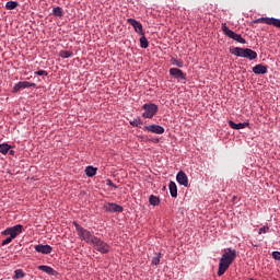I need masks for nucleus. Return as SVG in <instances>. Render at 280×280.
I'll return each mask as SVG.
<instances>
[{"label": "nucleus", "mask_w": 280, "mask_h": 280, "mask_svg": "<svg viewBox=\"0 0 280 280\" xmlns=\"http://www.w3.org/2000/svg\"><path fill=\"white\" fill-rule=\"evenodd\" d=\"M235 257H237V252L232 248H226L219 260V269L218 277H222L233 261H235Z\"/></svg>", "instance_id": "1"}, {"label": "nucleus", "mask_w": 280, "mask_h": 280, "mask_svg": "<svg viewBox=\"0 0 280 280\" xmlns=\"http://www.w3.org/2000/svg\"><path fill=\"white\" fill-rule=\"evenodd\" d=\"M230 54L237 56L238 58H247V60H256L257 58V51L250 48L235 47L230 49Z\"/></svg>", "instance_id": "2"}, {"label": "nucleus", "mask_w": 280, "mask_h": 280, "mask_svg": "<svg viewBox=\"0 0 280 280\" xmlns=\"http://www.w3.org/2000/svg\"><path fill=\"white\" fill-rule=\"evenodd\" d=\"M75 226V231L79 235V240L86 242V244H93V240H95V235L91 233V231L84 229L82 225L78 224V222H73Z\"/></svg>", "instance_id": "3"}, {"label": "nucleus", "mask_w": 280, "mask_h": 280, "mask_svg": "<svg viewBox=\"0 0 280 280\" xmlns=\"http://www.w3.org/2000/svg\"><path fill=\"white\" fill-rule=\"evenodd\" d=\"M221 30L223 34L228 36V38H232V40H235L236 43H241V45H246V39H244V37H242L241 34H237L233 32L231 28H229V26H226V23L221 24Z\"/></svg>", "instance_id": "4"}, {"label": "nucleus", "mask_w": 280, "mask_h": 280, "mask_svg": "<svg viewBox=\"0 0 280 280\" xmlns=\"http://www.w3.org/2000/svg\"><path fill=\"white\" fill-rule=\"evenodd\" d=\"M91 245L93 248H95L98 253H102L103 255H106L107 253H110V245L108 243L102 241L100 237H95Z\"/></svg>", "instance_id": "5"}, {"label": "nucleus", "mask_w": 280, "mask_h": 280, "mask_svg": "<svg viewBox=\"0 0 280 280\" xmlns=\"http://www.w3.org/2000/svg\"><path fill=\"white\" fill-rule=\"evenodd\" d=\"M142 110H144L142 114L143 119H152L159 113V106L154 103L144 104L142 105Z\"/></svg>", "instance_id": "6"}, {"label": "nucleus", "mask_w": 280, "mask_h": 280, "mask_svg": "<svg viewBox=\"0 0 280 280\" xmlns=\"http://www.w3.org/2000/svg\"><path fill=\"white\" fill-rule=\"evenodd\" d=\"M23 233V225L16 224L14 226L8 228L1 232V235H10L11 238L16 240L19 235Z\"/></svg>", "instance_id": "7"}, {"label": "nucleus", "mask_w": 280, "mask_h": 280, "mask_svg": "<svg viewBox=\"0 0 280 280\" xmlns=\"http://www.w3.org/2000/svg\"><path fill=\"white\" fill-rule=\"evenodd\" d=\"M254 24L265 23L266 25H273L280 30V19L277 18H260L253 21Z\"/></svg>", "instance_id": "8"}, {"label": "nucleus", "mask_w": 280, "mask_h": 280, "mask_svg": "<svg viewBox=\"0 0 280 280\" xmlns=\"http://www.w3.org/2000/svg\"><path fill=\"white\" fill-rule=\"evenodd\" d=\"M105 211L108 213H122L124 212V207L117 203H106L104 206Z\"/></svg>", "instance_id": "9"}, {"label": "nucleus", "mask_w": 280, "mask_h": 280, "mask_svg": "<svg viewBox=\"0 0 280 280\" xmlns=\"http://www.w3.org/2000/svg\"><path fill=\"white\" fill-rule=\"evenodd\" d=\"M144 130L152 132L153 135H163V132H165V128H163L161 125L144 126Z\"/></svg>", "instance_id": "10"}, {"label": "nucleus", "mask_w": 280, "mask_h": 280, "mask_svg": "<svg viewBox=\"0 0 280 280\" xmlns=\"http://www.w3.org/2000/svg\"><path fill=\"white\" fill-rule=\"evenodd\" d=\"M170 75H172V78H175V80H187V74H185L183 70L178 68H171Z\"/></svg>", "instance_id": "11"}, {"label": "nucleus", "mask_w": 280, "mask_h": 280, "mask_svg": "<svg viewBox=\"0 0 280 280\" xmlns=\"http://www.w3.org/2000/svg\"><path fill=\"white\" fill-rule=\"evenodd\" d=\"M32 86H36V83H31L27 81H20L13 86V93H19L21 89H32Z\"/></svg>", "instance_id": "12"}, {"label": "nucleus", "mask_w": 280, "mask_h": 280, "mask_svg": "<svg viewBox=\"0 0 280 280\" xmlns=\"http://www.w3.org/2000/svg\"><path fill=\"white\" fill-rule=\"evenodd\" d=\"M176 180L179 185H183L184 187H189V178L187 177V174H185V172L179 171L176 175Z\"/></svg>", "instance_id": "13"}, {"label": "nucleus", "mask_w": 280, "mask_h": 280, "mask_svg": "<svg viewBox=\"0 0 280 280\" xmlns=\"http://www.w3.org/2000/svg\"><path fill=\"white\" fill-rule=\"evenodd\" d=\"M127 22L133 26V30L135 32H137V34L143 36V24H141L139 21L135 19H128Z\"/></svg>", "instance_id": "14"}, {"label": "nucleus", "mask_w": 280, "mask_h": 280, "mask_svg": "<svg viewBox=\"0 0 280 280\" xmlns=\"http://www.w3.org/2000/svg\"><path fill=\"white\" fill-rule=\"evenodd\" d=\"M252 71L256 75H266V73H268V66H264L261 63H258V65L253 67Z\"/></svg>", "instance_id": "15"}, {"label": "nucleus", "mask_w": 280, "mask_h": 280, "mask_svg": "<svg viewBox=\"0 0 280 280\" xmlns=\"http://www.w3.org/2000/svg\"><path fill=\"white\" fill-rule=\"evenodd\" d=\"M37 268L50 277H58V271L47 265H39Z\"/></svg>", "instance_id": "16"}, {"label": "nucleus", "mask_w": 280, "mask_h": 280, "mask_svg": "<svg viewBox=\"0 0 280 280\" xmlns=\"http://www.w3.org/2000/svg\"><path fill=\"white\" fill-rule=\"evenodd\" d=\"M36 253H42V255H49L51 250H54V247L50 245H35Z\"/></svg>", "instance_id": "17"}, {"label": "nucleus", "mask_w": 280, "mask_h": 280, "mask_svg": "<svg viewBox=\"0 0 280 280\" xmlns=\"http://www.w3.org/2000/svg\"><path fill=\"white\" fill-rule=\"evenodd\" d=\"M229 126H230V128H232L233 130H244V128H248L249 124H248V122L235 124L233 120H230V121H229Z\"/></svg>", "instance_id": "18"}, {"label": "nucleus", "mask_w": 280, "mask_h": 280, "mask_svg": "<svg viewBox=\"0 0 280 280\" xmlns=\"http://www.w3.org/2000/svg\"><path fill=\"white\" fill-rule=\"evenodd\" d=\"M168 189H170V194H171L172 198L178 197V188L176 187V183L170 182Z\"/></svg>", "instance_id": "19"}, {"label": "nucleus", "mask_w": 280, "mask_h": 280, "mask_svg": "<svg viewBox=\"0 0 280 280\" xmlns=\"http://www.w3.org/2000/svg\"><path fill=\"white\" fill-rule=\"evenodd\" d=\"M95 174H97L96 167H93V166L85 167V176H88L89 178H93V176H95Z\"/></svg>", "instance_id": "20"}, {"label": "nucleus", "mask_w": 280, "mask_h": 280, "mask_svg": "<svg viewBox=\"0 0 280 280\" xmlns=\"http://www.w3.org/2000/svg\"><path fill=\"white\" fill-rule=\"evenodd\" d=\"M140 47L142 49H148V47H150V43L148 42V38H145V34L143 33V35L140 37Z\"/></svg>", "instance_id": "21"}, {"label": "nucleus", "mask_w": 280, "mask_h": 280, "mask_svg": "<svg viewBox=\"0 0 280 280\" xmlns=\"http://www.w3.org/2000/svg\"><path fill=\"white\" fill-rule=\"evenodd\" d=\"M149 202L150 205H152L153 207H159V205H161V199H159V197L151 195L149 197Z\"/></svg>", "instance_id": "22"}, {"label": "nucleus", "mask_w": 280, "mask_h": 280, "mask_svg": "<svg viewBox=\"0 0 280 280\" xmlns=\"http://www.w3.org/2000/svg\"><path fill=\"white\" fill-rule=\"evenodd\" d=\"M5 8H7V10H16V8H19V2H16V1H8L5 3Z\"/></svg>", "instance_id": "23"}, {"label": "nucleus", "mask_w": 280, "mask_h": 280, "mask_svg": "<svg viewBox=\"0 0 280 280\" xmlns=\"http://www.w3.org/2000/svg\"><path fill=\"white\" fill-rule=\"evenodd\" d=\"M12 147L10 145V144H8V143H2V144H0V153L1 154H7L8 152H10V149H11Z\"/></svg>", "instance_id": "24"}, {"label": "nucleus", "mask_w": 280, "mask_h": 280, "mask_svg": "<svg viewBox=\"0 0 280 280\" xmlns=\"http://www.w3.org/2000/svg\"><path fill=\"white\" fill-rule=\"evenodd\" d=\"M52 14H54V16H58L59 19H62V15H63L62 8H60V7L54 8Z\"/></svg>", "instance_id": "25"}, {"label": "nucleus", "mask_w": 280, "mask_h": 280, "mask_svg": "<svg viewBox=\"0 0 280 280\" xmlns=\"http://www.w3.org/2000/svg\"><path fill=\"white\" fill-rule=\"evenodd\" d=\"M60 58H71L73 56V51L71 50H60Z\"/></svg>", "instance_id": "26"}, {"label": "nucleus", "mask_w": 280, "mask_h": 280, "mask_svg": "<svg viewBox=\"0 0 280 280\" xmlns=\"http://www.w3.org/2000/svg\"><path fill=\"white\" fill-rule=\"evenodd\" d=\"M23 278H25V272L23 271V269H16L14 271L13 279H23Z\"/></svg>", "instance_id": "27"}, {"label": "nucleus", "mask_w": 280, "mask_h": 280, "mask_svg": "<svg viewBox=\"0 0 280 280\" xmlns=\"http://www.w3.org/2000/svg\"><path fill=\"white\" fill-rule=\"evenodd\" d=\"M130 126H133V128H139L140 126H143V121H141V118H135L130 121Z\"/></svg>", "instance_id": "28"}, {"label": "nucleus", "mask_w": 280, "mask_h": 280, "mask_svg": "<svg viewBox=\"0 0 280 280\" xmlns=\"http://www.w3.org/2000/svg\"><path fill=\"white\" fill-rule=\"evenodd\" d=\"M171 62H172V65H174L175 67H179V68H183V67H184L183 61H182V60H178V59H176V58H172V59H171Z\"/></svg>", "instance_id": "29"}, {"label": "nucleus", "mask_w": 280, "mask_h": 280, "mask_svg": "<svg viewBox=\"0 0 280 280\" xmlns=\"http://www.w3.org/2000/svg\"><path fill=\"white\" fill-rule=\"evenodd\" d=\"M160 262H161V253L156 254V256L152 258L153 266H159Z\"/></svg>", "instance_id": "30"}, {"label": "nucleus", "mask_w": 280, "mask_h": 280, "mask_svg": "<svg viewBox=\"0 0 280 280\" xmlns=\"http://www.w3.org/2000/svg\"><path fill=\"white\" fill-rule=\"evenodd\" d=\"M268 231H270V228L262 226V228L259 229L258 233H259V235H262V233H268Z\"/></svg>", "instance_id": "31"}, {"label": "nucleus", "mask_w": 280, "mask_h": 280, "mask_svg": "<svg viewBox=\"0 0 280 280\" xmlns=\"http://www.w3.org/2000/svg\"><path fill=\"white\" fill-rule=\"evenodd\" d=\"M12 240H14V238H12V236L7 237V238L2 242V246H8V244H11V243H12Z\"/></svg>", "instance_id": "32"}, {"label": "nucleus", "mask_w": 280, "mask_h": 280, "mask_svg": "<svg viewBox=\"0 0 280 280\" xmlns=\"http://www.w3.org/2000/svg\"><path fill=\"white\" fill-rule=\"evenodd\" d=\"M272 257L273 259H276L277 261H280V252H272Z\"/></svg>", "instance_id": "33"}, {"label": "nucleus", "mask_w": 280, "mask_h": 280, "mask_svg": "<svg viewBox=\"0 0 280 280\" xmlns=\"http://www.w3.org/2000/svg\"><path fill=\"white\" fill-rule=\"evenodd\" d=\"M35 75H45V77H47V75H49V73H47V71H45V70H39V71L35 72Z\"/></svg>", "instance_id": "34"}, {"label": "nucleus", "mask_w": 280, "mask_h": 280, "mask_svg": "<svg viewBox=\"0 0 280 280\" xmlns=\"http://www.w3.org/2000/svg\"><path fill=\"white\" fill-rule=\"evenodd\" d=\"M107 185L108 187H114V189H117V185H115L110 179H107Z\"/></svg>", "instance_id": "35"}, {"label": "nucleus", "mask_w": 280, "mask_h": 280, "mask_svg": "<svg viewBox=\"0 0 280 280\" xmlns=\"http://www.w3.org/2000/svg\"><path fill=\"white\" fill-rule=\"evenodd\" d=\"M9 154H11V156H14V151L13 150L9 151Z\"/></svg>", "instance_id": "36"}, {"label": "nucleus", "mask_w": 280, "mask_h": 280, "mask_svg": "<svg viewBox=\"0 0 280 280\" xmlns=\"http://www.w3.org/2000/svg\"><path fill=\"white\" fill-rule=\"evenodd\" d=\"M153 141H155V143H159V139H154Z\"/></svg>", "instance_id": "37"}]
</instances>
